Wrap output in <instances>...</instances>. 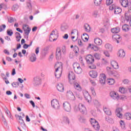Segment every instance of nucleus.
<instances>
[{"label": "nucleus", "instance_id": "nucleus-1", "mask_svg": "<svg viewBox=\"0 0 131 131\" xmlns=\"http://www.w3.org/2000/svg\"><path fill=\"white\" fill-rule=\"evenodd\" d=\"M55 75L56 78H60L62 75L63 70V63L61 62H56L55 66Z\"/></svg>", "mask_w": 131, "mask_h": 131}, {"label": "nucleus", "instance_id": "nucleus-2", "mask_svg": "<svg viewBox=\"0 0 131 131\" xmlns=\"http://www.w3.org/2000/svg\"><path fill=\"white\" fill-rule=\"evenodd\" d=\"M74 108L75 111H80L82 114H84L86 112V108L82 103H79L78 105H75Z\"/></svg>", "mask_w": 131, "mask_h": 131}, {"label": "nucleus", "instance_id": "nucleus-3", "mask_svg": "<svg viewBox=\"0 0 131 131\" xmlns=\"http://www.w3.org/2000/svg\"><path fill=\"white\" fill-rule=\"evenodd\" d=\"M58 36H59V33H58V31L57 30L52 31L49 37L50 41H55L57 40Z\"/></svg>", "mask_w": 131, "mask_h": 131}, {"label": "nucleus", "instance_id": "nucleus-4", "mask_svg": "<svg viewBox=\"0 0 131 131\" xmlns=\"http://www.w3.org/2000/svg\"><path fill=\"white\" fill-rule=\"evenodd\" d=\"M74 72L77 74H80L82 72V69L80 67L79 63L75 62L73 64Z\"/></svg>", "mask_w": 131, "mask_h": 131}, {"label": "nucleus", "instance_id": "nucleus-5", "mask_svg": "<svg viewBox=\"0 0 131 131\" xmlns=\"http://www.w3.org/2000/svg\"><path fill=\"white\" fill-rule=\"evenodd\" d=\"M90 122L93 127H94L96 130H99V129H100V125L96 119L91 118Z\"/></svg>", "mask_w": 131, "mask_h": 131}, {"label": "nucleus", "instance_id": "nucleus-6", "mask_svg": "<svg viewBox=\"0 0 131 131\" xmlns=\"http://www.w3.org/2000/svg\"><path fill=\"white\" fill-rule=\"evenodd\" d=\"M51 106L55 110H58L60 107V103L57 99H53L51 101Z\"/></svg>", "mask_w": 131, "mask_h": 131}, {"label": "nucleus", "instance_id": "nucleus-7", "mask_svg": "<svg viewBox=\"0 0 131 131\" xmlns=\"http://www.w3.org/2000/svg\"><path fill=\"white\" fill-rule=\"evenodd\" d=\"M41 84V78L39 76H36L33 80V84L34 86H38Z\"/></svg>", "mask_w": 131, "mask_h": 131}, {"label": "nucleus", "instance_id": "nucleus-8", "mask_svg": "<svg viewBox=\"0 0 131 131\" xmlns=\"http://www.w3.org/2000/svg\"><path fill=\"white\" fill-rule=\"evenodd\" d=\"M110 96L111 98H112V99H113L114 100H117V101H118V99H120L119 94H118V93L114 91L111 92Z\"/></svg>", "mask_w": 131, "mask_h": 131}, {"label": "nucleus", "instance_id": "nucleus-9", "mask_svg": "<svg viewBox=\"0 0 131 131\" xmlns=\"http://www.w3.org/2000/svg\"><path fill=\"white\" fill-rule=\"evenodd\" d=\"M83 94L86 101H87L88 103H90V102L92 101V98L91 97V95H90V94H89V92H88V91L85 90H84L83 91Z\"/></svg>", "mask_w": 131, "mask_h": 131}, {"label": "nucleus", "instance_id": "nucleus-10", "mask_svg": "<svg viewBox=\"0 0 131 131\" xmlns=\"http://www.w3.org/2000/svg\"><path fill=\"white\" fill-rule=\"evenodd\" d=\"M85 60L88 64H93L95 62L94 57H93L92 55H88L86 56L85 57Z\"/></svg>", "mask_w": 131, "mask_h": 131}, {"label": "nucleus", "instance_id": "nucleus-11", "mask_svg": "<svg viewBox=\"0 0 131 131\" xmlns=\"http://www.w3.org/2000/svg\"><path fill=\"white\" fill-rule=\"evenodd\" d=\"M23 29L25 31V34L26 35H29V33H30V31L31 30V29L29 28V26L27 25H24L23 26Z\"/></svg>", "mask_w": 131, "mask_h": 131}, {"label": "nucleus", "instance_id": "nucleus-12", "mask_svg": "<svg viewBox=\"0 0 131 131\" xmlns=\"http://www.w3.org/2000/svg\"><path fill=\"white\" fill-rule=\"evenodd\" d=\"M63 109L67 112H70L71 111V106H70V104L68 102H65L63 103Z\"/></svg>", "mask_w": 131, "mask_h": 131}, {"label": "nucleus", "instance_id": "nucleus-13", "mask_svg": "<svg viewBox=\"0 0 131 131\" xmlns=\"http://www.w3.org/2000/svg\"><path fill=\"white\" fill-rule=\"evenodd\" d=\"M68 77L69 79V82L70 83H72L73 82V80L75 79V74L73 72H70L68 75Z\"/></svg>", "mask_w": 131, "mask_h": 131}, {"label": "nucleus", "instance_id": "nucleus-14", "mask_svg": "<svg viewBox=\"0 0 131 131\" xmlns=\"http://www.w3.org/2000/svg\"><path fill=\"white\" fill-rule=\"evenodd\" d=\"M99 81L102 84H105L106 82V75H105V74H100Z\"/></svg>", "mask_w": 131, "mask_h": 131}, {"label": "nucleus", "instance_id": "nucleus-15", "mask_svg": "<svg viewBox=\"0 0 131 131\" xmlns=\"http://www.w3.org/2000/svg\"><path fill=\"white\" fill-rule=\"evenodd\" d=\"M56 57L57 60L61 59L62 57V52L60 48H57L56 49Z\"/></svg>", "mask_w": 131, "mask_h": 131}, {"label": "nucleus", "instance_id": "nucleus-16", "mask_svg": "<svg viewBox=\"0 0 131 131\" xmlns=\"http://www.w3.org/2000/svg\"><path fill=\"white\" fill-rule=\"evenodd\" d=\"M120 3L123 8H129L130 6L128 5V0H120Z\"/></svg>", "mask_w": 131, "mask_h": 131}, {"label": "nucleus", "instance_id": "nucleus-17", "mask_svg": "<svg viewBox=\"0 0 131 131\" xmlns=\"http://www.w3.org/2000/svg\"><path fill=\"white\" fill-rule=\"evenodd\" d=\"M112 38L114 41H116L117 43H119L121 40V37L119 35H114L113 36Z\"/></svg>", "mask_w": 131, "mask_h": 131}, {"label": "nucleus", "instance_id": "nucleus-18", "mask_svg": "<svg viewBox=\"0 0 131 131\" xmlns=\"http://www.w3.org/2000/svg\"><path fill=\"white\" fill-rule=\"evenodd\" d=\"M122 111V108H118L116 110V114L119 118H122V114H121V112Z\"/></svg>", "mask_w": 131, "mask_h": 131}, {"label": "nucleus", "instance_id": "nucleus-19", "mask_svg": "<svg viewBox=\"0 0 131 131\" xmlns=\"http://www.w3.org/2000/svg\"><path fill=\"white\" fill-rule=\"evenodd\" d=\"M15 117L17 118V119H18L19 123H20L22 126H25L24 120H23V119L22 118V117L21 116H19V115H15Z\"/></svg>", "mask_w": 131, "mask_h": 131}, {"label": "nucleus", "instance_id": "nucleus-20", "mask_svg": "<svg viewBox=\"0 0 131 131\" xmlns=\"http://www.w3.org/2000/svg\"><path fill=\"white\" fill-rule=\"evenodd\" d=\"M118 56L122 59H123L125 57V51L123 50H120L118 52Z\"/></svg>", "mask_w": 131, "mask_h": 131}, {"label": "nucleus", "instance_id": "nucleus-21", "mask_svg": "<svg viewBox=\"0 0 131 131\" xmlns=\"http://www.w3.org/2000/svg\"><path fill=\"white\" fill-rule=\"evenodd\" d=\"M57 89L59 92H64V85L61 83H58L57 85Z\"/></svg>", "mask_w": 131, "mask_h": 131}, {"label": "nucleus", "instance_id": "nucleus-22", "mask_svg": "<svg viewBox=\"0 0 131 131\" xmlns=\"http://www.w3.org/2000/svg\"><path fill=\"white\" fill-rule=\"evenodd\" d=\"M94 43L97 46H101L103 43V41L99 38H96L94 39Z\"/></svg>", "mask_w": 131, "mask_h": 131}, {"label": "nucleus", "instance_id": "nucleus-23", "mask_svg": "<svg viewBox=\"0 0 131 131\" xmlns=\"http://www.w3.org/2000/svg\"><path fill=\"white\" fill-rule=\"evenodd\" d=\"M111 64L112 67L114 68V69H118V68H119V66H118V63H117V62H116V61H114V60L112 61L111 62Z\"/></svg>", "mask_w": 131, "mask_h": 131}, {"label": "nucleus", "instance_id": "nucleus-24", "mask_svg": "<svg viewBox=\"0 0 131 131\" xmlns=\"http://www.w3.org/2000/svg\"><path fill=\"white\" fill-rule=\"evenodd\" d=\"M89 75L92 78H96L98 76V73L95 71H91L89 72Z\"/></svg>", "mask_w": 131, "mask_h": 131}, {"label": "nucleus", "instance_id": "nucleus-25", "mask_svg": "<svg viewBox=\"0 0 131 131\" xmlns=\"http://www.w3.org/2000/svg\"><path fill=\"white\" fill-rule=\"evenodd\" d=\"M104 48L106 49V50H107V51H108V52H112V46L110 43L105 44L104 46Z\"/></svg>", "mask_w": 131, "mask_h": 131}, {"label": "nucleus", "instance_id": "nucleus-26", "mask_svg": "<svg viewBox=\"0 0 131 131\" xmlns=\"http://www.w3.org/2000/svg\"><path fill=\"white\" fill-rule=\"evenodd\" d=\"M74 88L75 90H77V91H79V92L81 91V86H80V85L77 82H75L74 84Z\"/></svg>", "mask_w": 131, "mask_h": 131}, {"label": "nucleus", "instance_id": "nucleus-27", "mask_svg": "<svg viewBox=\"0 0 131 131\" xmlns=\"http://www.w3.org/2000/svg\"><path fill=\"white\" fill-rule=\"evenodd\" d=\"M121 12H122V9H121V8L119 7H117L114 10V14H115L116 15H118L120 14Z\"/></svg>", "mask_w": 131, "mask_h": 131}, {"label": "nucleus", "instance_id": "nucleus-28", "mask_svg": "<svg viewBox=\"0 0 131 131\" xmlns=\"http://www.w3.org/2000/svg\"><path fill=\"white\" fill-rule=\"evenodd\" d=\"M129 12L128 11H128L127 12H125V14H124V17L126 20V21H129V19H130V14H129Z\"/></svg>", "mask_w": 131, "mask_h": 131}, {"label": "nucleus", "instance_id": "nucleus-29", "mask_svg": "<svg viewBox=\"0 0 131 131\" xmlns=\"http://www.w3.org/2000/svg\"><path fill=\"white\" fill-rule=\"evenodd\" d=\"M119 91L121 94H125L127 92V89L124 88V87H120Z\"/></svg>", "mask_w": 131, "mask_h": 131}, {"label": "nucleus", "instance_id": "nucleus-30", "mask_svg": "<svg viewBox=\"0 0 131 131\" xmlns=\"http://www.w3.org/2000/svg\"><path fill=\"white\" fill-rule=\"evenodd\" d=\"M30 62H35L36 61V55L35 54H33L30 57Z\"/></svg>", "mask_w": 131, "mask_h": 131}, {"label": "nucleus", "instance_id": "nucleus-31", "mask_svg": "<svg viewBox=\"0 0 131 131\" xmlns=\"http://www.w3.org/2000/svg\"><path fill=\"white\" fill-rule=\"evenodd\" d=\"M120 31V29L119 27H116L111 29V32L112 33H118Z\"/></svg>", "mask_w": 131, "mask_h": 131}, {"label": "nucleus", "instance_id": "nucleus-32", "mask_svg": "<svg viewBox=\"0 0 131 131\" xmlns=\"http://www.w3.org/2000/svg\"><path fill=\"white\" fill-rule=\"evenodd\" d=\"M103 111L105 114H106L107 115H111L112 114L111 111H110V109H109V108L104 107Z\"/></svg>", "mask_w": 131, "mask_h": 131}, {"label": "nucleus", "instance_id": "nucleus-33", "mask_svg": "<svg viewBox=\"0 0 131 131\" xmlns=\"http://www.w3.org/2000/svg\"><path fill=\"white\" fill-rule=\"evenodd\" d=\"M82 39L84 40V41H88L89 40V35L86 33L83 34V35L82 36Z\"/></svg>", "mask_w": 131, "mask_h": 131}, {"label": "nucleus", "instance_id": "nucleus-34", "mask_svg": "<svg viewBox=\"0 0 131 131\" xmlns=\"http://www.w3.org/2000/svg\"><path fill=\"white\" fill-rule=\"evenodd\" d=\"M84 29L86 32H90L91 31V27L90 25L88 24H85L84 25Z\"/></svg>", "mask_w": 131, "mask_h": 131}, {"label": "nucleus", "instance_id": "nucleus-35", "mask_svg": "<svg viewBox=\"0 0 131 131\" xmlns=\"http://www.w3.org/2000/svg\"><path fill=\"white\" fill-rule=\"evenodd\" d=\"M71 35H74V36H78V31L75 29L73 30L71 33Z\"/></svg>", "mask_w": 131, "mask_h": 131}, {"label": "nucleus", "instance_id": "nucleus-36", "mask_svg": "<svg viewBox=\"0 0 131 131\" xmlns=\"http://www.w3.org/2000/svg\"><path fill=\"white\" fill-rule=\"evenodd\" d=\"M67 96L69 97V98H74V95H73V93H72L71 91H69L67 92Z\"/></svg>", "mask_w": 131, "mask_h": 131}, {"label": "nucleus", "instance_id": "nucleus-37", "mask_svg": "<svg viewBox=\"0 0 131 131\" xmlns=\"http://www.w3.org/2000/svg\"><path fill=\"white\" fill-rule=\"evenodd\" d=\"M92 16L94 18H98L99 17V11L95 10L92 13Z\"/></svg>", "mask_w": 131, "mask_h": 131}, {"label": "nucleus", "instance_id": "nucleus-38", "mask_svg": "<svg viewBox=\"0 0 131 131\" xmlns=\"http://www.w3.org/2000/svg\"><path fill=\"white\" fill-rule=\"evenodd\" d=\"M122 30H123V31H128V30H129V26L127 25H124L122 26Z\"/></svg>", "mask_w": 131, "mask_h": 131}, {"label": "nucleus", "instance_id": "nucleus-39", "mask_svg": "<svg viewBox=\"0 0 131 131\" xmlns=\"http://www.w3.org/2000/svg\"><path fill=\"white\" fill-rule=\"evenodd\" d=\"M115 81L113 78H110L107 79V83L110 85L114 84Z\"/></svg>", "mask_w": 131, "mask_h": 131}, {"label": "nucleus", "instance_id": "nucleus-40", "mask_svg": "<svg viewBox=\"0 0 131 131\" xmlns=\"http://www.w3.org/2000/svg\"><path fill=\"white\" fill-rule=\"evenodd\" d=\"M103 0H94L95 6H100Z\"/></svg>", "mask_w": 131, "mask_h": 131}, {"label": "nucleus", "instance_id": "nucleus-41", "mask_svg": "<svg viewBox=\"0 0 131 131\" xmlns=\"http://www.w3.org/2000/svg\"><path fill=\"white\" fill-rule=\"evenodd\" d=\"M67 29H68V26H67V25H63L61 26V30L62 31H66Z\"/></svg>", "mask_w": 131, "mask_h": 131}, {"label": "nucleus", "instance_id": "nucleus-42", "mask_svg": "<svg viewBox=\"0 0 131 131\" xmlns=\"http://www.w3.org/2000/svg\"><path fill=\"white\" fill-rule=\"evenodd\" d=\"M125 116L126 117V119L127 120H130L131 119V114L130 113H127L125 114Z\"/></svg>", "mask_w": 131, "mask_h": 131}, {"label": "nucleus", "instance_id": "nucleus-43", "mask_svg": "<svg viewBox=\"0 0 131 131\" xmlns=\"http://www.w3.org/2000/svg\"><path fill=\"white\" fill-rule=\"evenodd\" d=\"M62 120L65 122V123L69 124V119L67 117H63L62 118Z\"/></svg>", "mask_w": 131, "mask_h": 131}, {"label": "nucleus", "instance_id": "nucleus-44", "mask_svg": "<svg viewBox=\"0 0 131 131\" xmlns=\"http://www.w3.org/2000/svg\"><path fill=\"white\" fill-rule=\"evenodd\" d=\"M79 121H80V122H82V123H83L85 122V118L84 117L80 116L79 117Z\"/></svg>", "mask_w": 131, "mask_h": 131}, {"label": "nucleus", "instance_id": "nucleus-45", "mask_svg": "<svg viewBox=\"0 0 131 131\" xmlns=\"http://www.w3.org/2000/svg\"><path fill=\"white\" fill-rule=\"evenodd\" d=\"M91 92L93 96H96V92L95 91V88L94 87H91Z\"/></svg>", "mask_w": 131, "mask_h": 131}, {"label": "nucleus", "instance_id": "nucleus-46", "mask_svg": "<svg viewBox=\"0 0 131 131\" xmlns=\"http://www.w3.org/2000/svg\"><path fill=\"white\" fill-rule=\"evenodd\" d=\"M94 56L97 60H100V59L101 58V56H100V54H99L98 53H95L94 55Z\"/></svg>", "mask_w": 131, "mask_h": 131}, {"label": "nucleus", "instance_id": "nucleus-47", "mask_svg": "<svg viewBox=\"0 0 131 131\" xmlns=\"http://www.w3.org/2000/svg\"><path fill=\"white\" fill-rule=\"evenodd\" d=\"M6 29V26L5 25H0V32L4 31Z\"/></svg>", "mask_w": 131, "mask_h": 131}, {"label": "nucleus", "instance_id": "nucleus-48", "mask_svg": "<svg viewBox=\"0 0 131 131\" xmlns=\"http://www.w3.org/2000/svg\"><path fill=\"white\" fill-rule=\"evenodd\" d=\"M115 73H116V72L112 70V71H111V72L108 73V74L110 75H113V76H116Z\"/></svg>", "mask_w": 131, "mask_h": 131}, {"label": "nucleus", "instance_id": "nucleus-49", "mask_svg": "<svg viewBox=\"0 0 131 131\" xmlns=\"http://www.w3.org/2000/svg\"><path fill=\"white\" fill-rule=\"evenodd\" d=\"M113 3V0H106V5H107V6H110V5Z\"/></svg>", "mask_w": 131, "mask_h": 131}, {"label": "nucleus", "instance_id": "nucleus-50", "mask_svg": "<svg viewBox=\"0 0 131 131\" xmlns=\"http://www.w3.org/2000/svg\"><path fill=\"white\" fill-rule=\"evenodd\" d=\"M117 7H116L115 6V5H112L111 6H110V8H109V9L111 10V11H113V10H115V9H116Z\"/></svg>", "mask_w": 131, "mask_h": 131}, {"label": "nucleus", "instance_id": "nucleus-51", "mask_svg": "<svg viewBox=\"0 0 131 131\" xmlns=\"http://www.w3.org/2000/svg\"><path fill=\"white\" fill-rule=\"evenodd\" d=\"M103 54L104 55H105L106 57H110V54H109V52L107 50L104 51Z\"/></svg>", "mask_w": 131, "mask_h": 131}, {"label": "nucleus", "instance_id": "nucleus-52", "mask_svg": "<svg viewBox=\"0 0 131 131\" xmlns=\"http://www.w3.org/2000/svg\"><path fill=\"white\" fill-rule=\"evenodd\" d=\"M7 34L8 35H9V36H12L13 35V31L8 30Z\"/></svg>", "mask_w": 131, "mask_h": 131}, {"label": "nucleus", "instance_id": "nucleus-53", "mask_svg": "<svg viewBox=\"0 0 131 131\" xmlns=\"http://www.w3.org/2000/svg\"><path fill=\"white\" fill-rule=\"evenodd\" d=\"M120 124L122 128H124V127H125V125H124V122H123V121L121 120L120 122Z\"/></svg>", "mask_w": 131, "mask_h": 131}, {"label": "nucleus", "instance_id": "nucleus-54", "mask_svg": "<svg viewBox=\"0 0 131 131\" xmlns=\"http://www.w3.org/2000/svg\"><path fill=\"white\" fill-rule=\"evenodd\" d=\"M14 21H15V20L14 19V18L12 17H10L8 18V22L9 23H13V22H14Z\"/></svg>", "mask_w": 131, "mask_h": 131}, {"label": "nucleus", "instance_id": "nucleus-55", "mask_svg": "<svg viewBox=\"0 0 131 131\" xmlns=\"http://www.w3.org/2000/svg\"><path fill=\"white\" fill-rule=\"evenodd\" d=\"M12 85L13 88H17L19 85V83L18 82H13L12 83Z\"/></svg>", "mask_w": 131, "mask_h": 131}, {"label": "nucleus", "instance_id": "nucleus-56", "mask_svg": "<svg viewBox=\"0 0 131 131\" xmlns=\"http://www.w3.org/2000/svg\"><path fill=\"white\" fill-rule=\"evenodd\" d=\"M78 45L80 47H82L83 44H82V41H81V40H80V39H78Z\"/></svg>", "mask_w": 131, "mask_h": 131}, {"label": "nucleus", "instance_id": "nucleus-57", "mask_svg": "<svg viewBox=\"0 0 131 131\" xmlns=\"http://www.w3.org/2000/svg\"><path fill=\"white\" fill-rule=\"evenodd\" d=\"M123 82L124 84H128V83H129V81L128 79H125L123 81Z\"/></svg>", "mask_w": 131, "mask_h": 131}, {"label": "nucleus", "instance_id": "nucleus-58", "mask_svg": "<svg viewBox=\"0 0 131 131\" xmlns=\"http://www.w3.org/2000/svg\"><path fill=\"white\" fill-rule=\"evenodd\" d=\"M74 51L75 53V54H77V53H78V47H75L74 48Z\"/></svg>", "mask_w": 131, "mask_h": 131}, {"label": "nucleus", "instance_id": "nucleus-59", "mask_svg": "<svg viewBox=\"0 0 131 131\" xmlns=\"http://www.w3.org/2000/svg\"><path fill=\"white\" fill-rule=\"evenodd\" d=\"M1 76L4 80H7V79H8V78L6 77V75H5V74L4 73L1 74Z\"/></svg>", "mask_w": 131, "mask_h": 131}, {"label": "nucleus", "instance_id": "nucleus-60", "mask_svg": "<svg viewBox=\"0 0 131 131\" xmlns=\"http://www.w3.org/2000/svg\"><path fill=\"white\" fill-rule=\"evenodd\" d=\"M62 52L63 54H65L66 53V47L65 46H63L62 47Z\"/></svg>", "mask_w": 131, "mask_h": 131}, {"label": "nucleus", "instance_id": "nucleus-61", "mask_svg": "<svg viewBox=\"0 0 131 131\" xmlns=\"http://www.w3.org/2000/svg\"><path fill=\"white\" fill-rule=\"evenodd\" d=\"M106 70L107 71L108 74H109L112 70V69H111V67H106Z\"/></svg>", "mask_w": 131, "mask_h": 131}, {"label": "nucleus", "instance_id": "nucleus-62", "mask_svg": "<svg viewBox=\"0 0 131 131\" xmlns=\"http://www.w3.org/2000/svg\"><path fill=\"white\" fill-rule=\"evenodd\" d=\"M93 49L95 52H97L98 50H99V47H98L97 46H94V47H93Z\"/></svg>", "mask_w": 131, "mask_h": 131}, {"label": "nucleus", "instance_id": "nucleus-63", "mask_svg": "<svg viewBox=\"0 0 131 131\" xmlns=\"http://www.w3.org/2000/svg\"><path fill=\"white\" fill-rule=\"evenodd\" d=\"M89 68L90 69H96V66L94 64H92L91 66H89Z\"/></svg>", "mask_w": 131, "mask_h": 131}, {"label": "nucleus", "instance_id": "nucleus-64", "mask_svg": "<svg viewBox=\"0 0 131 131\" xmlns=\"http://www.w3.org/2000/svg\"><path fill=\"white\" fill-rule=\"evenodd\" d=\"M90 82L92 85H96V82H95L94 80H90Z\"/></svg>", "mask_w": 131, "mask_h": 131}]
</instances>
